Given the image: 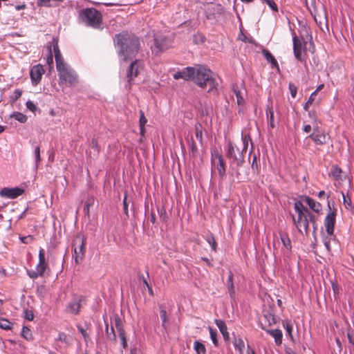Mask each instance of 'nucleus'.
I'll return each instance as SVG.
<instances>
[{"label":"nucleus","instance_id":"obj_16","mask_svg":"<svg viewBox=\"0 0 354 354\" xmlns=\"http://www.w3.org/2000/svg\"><path fill=\"white\" fill-rule=\"evenodd\" d=\"M84 300L82 296L76 297L69 302L67 306V311L72 314H77L80 308V304Z\"/></svg>","mask_w":354,"mask_h":354},{"label":"nucleus","instance_id":"obj_35","mask_svg":"<svg viewBox=\"0 0 354 354\" xmlns=\"http://www.w3.org/2000/svg\"><path fill=\"white\" fill-rule=\"evenodd\" d=\"M12 117L21 123H25L27 121V116L20 112H15Z\"/></svg>","mask_w":354,"mask_h":354},{"label":"nucleus","instance_id":"obj_8","mask_svg":"<svg viewBox=\"0 0 354 354\" xmlns=\"http://www.w3.org/2000/svg\"><path fill=\"white\" fill-rule=\"evenodd\" d=\"M211 164L212 167H214L219 175L223 178L225 176V162L221 153L217 149L211 151Z\"/></svg>","mask_w":354,"mask_h":354},{"label":"nucleus","instance_id":"obj_9","mask_svg":"<svg viewBox=\"0 0 354 354\" xmlns=\"http://www.w3.org/2000/svg\"><path fill=\"white\" fill-rule=\"evenodd\" d=\"M47 267L48 264L46 262L45 250L43 248H40L39 251V263L36 266V270H30L28 272V274L31 279H37L38 277L44 275Z\"/></svg>","mask_w":354,"mask_h":354},{"label":"nucleus","instance_id":"obj_54","mask_svg":"<svg viewBox=\"0 0 354 354\" xmlns=\"http://www.w3.org/2000/svg\"><path fill=\"white\" fill-rule=\"evenodd\" d=\"M67 335L64 333H59L58 339L62 342H67Z\"/></svg>","mask_w":354,"mask_h":354},{"label":"nucleus","instance_id":"obj_46","mask_svg":"<svg viewBox=\"0 0 354 354\" xmlns=\"http://www.w3.org/2000/svg\"><path fill=\"white\" fill-rule=\"evenodd\" d=\"M139 113H140V121H139L140 126L145 127L147 122V120L145 118L144 112L142 110L140 111Z\"/></svg>","mask_w":354,"mask_h":354},{"label":"nucleus","instance_id":"obj_23","mask_svg":"<svg viewBox=\"0 0 354 354\" xmlns=\"http://www.w3.org/2000/svg\"><path fill=\"white\" fill-rule=\"evenodd\" d=\"M160 308V317L162 320V327L165 330H167L169 326V319L167 315V312L162 306L159 307Z\"/></svg>","mask_w":354,"mask_h":354},{"label":"nucleus","instance_id":"obj_15","mask_svg":"<svg viewBox=\"0 0 354 354\" xmlns=\"http://www.w3.org/2000/svg\"><path fill=\"white\" fill-rule=\"evenodd\" d=\"M292 40H293V52L295 58L300 61L303 62L302 57V50H303V43L302 41L297 37L295 32H292Z\"/></svg>","mask_w":354,"mask_h":354},{"label":"nucleus","instance_id":"obj_31","mask_svg":"<svg viewBox=\"0 0 354 354\" xmlns=\"http://www.w3.org/2000/svg\"><path fill=\"white\" fill-rule=\"evenodd\" d=\"M234 346L237 349L240 354H243L245 348V344L241 338H236L234 341Z\"/></svg>","mask_w":354,"mask_h":354},{"label":"nucleus","instance_id":"obj_58","mask_svg":"<svg viewBox=\"0 0 354 354\" xmlns=\"http://www.w3.org/2000/svg\"><path fill=\"white\" fill-rule=\"evenodd\" d=\"M312 127L310 124H306L304 127L303 130L306 133H310L311 131Z\"/></svg>","mask_w":354,"mask_h":354},{"label":"nucleus","instance_id":"obj_49","mask_svg":"<svg viewBox=\"0 0 354 354\" xmlns=\"http://www.w3.org/2000/svg\"><path fill=\"white\" fill-rule=\"evenodd\" d=\"M289 90H290V94H291V96L295 98L296 97V95H297V86L292 84V83H290L289 84Z\"/></svg>","mask_w":354,"mask_h":354},{"label":"nucleus","instance_id":"obj_32","mask_svg":"<svg viewBox=\"0 0 354 354\" xmlns=\"http://www.w3.org/2000/svg\"><path fill=\"white\" fill-rule=\"evenodd\" d=\"M281 242L283 246L288 250H291V241L287 234H280Z\"/></svg>","mask_w":354,"mask_h":354},{"label":"nucleus","instance_id":"obj_20","mask_svg":"<svg viewBox=\"0 0 354 354\" xmlns=\"http://www.w3.org/2000/svg\"><path fill=\"white\" fill-rule=\"evenodd\" d=\"M215 324L218 328L221 333L223 335L225 341H228L230 338L229 333L227 332V326L224 321L221 319H215Z\"/></svg>","mask_w":354,"mask_h":354},{"label":"nucleus","instance_id":"obj_38","mask_svg":"<svg viewBox=\"0 0 354 354\" xmlns=\"http://www.w3.org/2000/svg\"><path fill=\"white\" fill-rule=\"evenodd\" d=\"M12 323L10 322L7 319H2L0 321V328L3 330H10L12 328Z\"/></svg>","mask_w":354,"mask_h":354},{"label":"nucleus","instance_id":"obj_56","mask_svg":"<svg viewBox=\"0 0 354 354\" xmlns=\"http://www.w3.org/2000/svg\"><path fill=\"white\" fill-rule=\"evenodd\" d=\"M123 206H124V213L128 215V205L127 203V196H125L123 199Z\"/></svg>","mask_w":354,"mask_h":354},{"label":"nucleus","instance_id":"obj_5","mask_svg":"<svg viewBox=\"0 0 354 354\" xmlns=\"http://www.w3.org/2000/svg\"><path fill=\"white\" fill-rule=\"evenodd\" d=\"M225 156L229 160L230 165L232 169L234 167L238 170L244 162V153L243 149L236 147L232 141H229L225 147Z\"/></svg>","mask_w":354,"mask_h":354},{"label":"nucleus","instance_id":"obj_14","mask_svg":"<svg viewBox=\"0 0 354 354\" xmlns=\"http://www.w3.org/2000/svg\"><path fill=\"white\" fill-rule=\"evenodd\" d=\"M24 190L19 187H4L0 191V196L8 198L14 199L24 193Z\"/></svg>","mask_w":354,"mask_h":354},{"label":"nucleus","instance_id":"obj_47","mask_svg":"<svg viewBox=\"0 0 354 354\" xmlns=\"http://www.w3.org/2000/svg\"><path fill=\"white\" fill-rule=\"evenodd\" d=\"M342 194H343V203H344L346 208L348 209H351L352 208V203H351V198H346L345 196V195L344 194V193Z\"/></svg>","mask_w":354,"mask_h":354},{"label":"nucleus","instance_id":"obj_39","mask_svg":"<svg viewBox=\"0 0 354 354\" xmlns=\"http://www.w3.org/2000/svg\"><path fill=\"white\" fill-rule=\"evenodd\" d=\"M34 156H35V167L37 168L38 163L41 160L40 147L39 146H37L35 147Z\"/></svg>","mask_w":354,"mask_h":354},{"label":"nucleus","instance_id":"obj_59","mask_svg":"<svg viewBox=\"0 0 354 354\" xmlns=\"http://www.w3.org/2000/svg\"><path fill=\"white\" fill-rule=\"evenodd\" d=\"M324 84H319V85L317 86V89H316L314 92H316V95H317V93H318L319 91H321L322 89H323V88H324Z\"/></svg>","mask_w":354,"mask_h":354},{"label":"nucleus","instance_id":"obj_52","mask_svg":"<svg viewBox=\"0 0 354 354\" xmlns=\"http://www.w3.org/2000/svg\"><path fill=\"white\" fill-rule=\"evenodd\" d=\"M330 239L328 237H326L324 239V244L328 250V252L331 251L330 244Z\"/></svg>","mask_w":354,"mask_h":354},{"label":"nucleus","instance_id":"obj_40","mask_svg":"<svg viewBox=\"0 0 354 354\" xmlns=\"http://www.w3.org/2000/svg\"><path fill=\"white\" fill-rule=\"evenodd\" d=\"M234 94L236 97L237 104L239 105H243L245 102L244 98L242 95V93L239 90L234 89Z\"/></svg>","mask_w":354,"mask_h":354},{"label":"nucleus","instance_id":"obj_30","mask_svg":"<svg viewBox=\"0 0 354 354\" xmlns=\"http://www.w3.org/2000/svg\"><path fill=\"white\" fill-rule=\"evenodd\" d=\"M114 324L115 327L118 331V333L124 332V329L123 328V324L121 318L118 315H114Z\"/></svg>","mask_w":354,"mask_h":354},{"label":"nucleus","instance_id":"obj_2","mask_svg":"<svg viewBox=\"0 0 354 354\" xmlns=\"http://www.w3.org/2000/svg\"><path fill=\"white\" fill-rule=\"evenodd\" d=\"M114 42L121 61L133 59L138 54L140 44L138 37L126 31L115 35Z\"/></svg>","mask_w":354,"mask_h":354},{"label":"nucleus","instance_id":"obj_57","mask_svg":"<svg viewBox=\"0 0 354 354\" xmlns=\"http://www.w3.org/2000/svg\"><path fill=\"white\" fill-rule=\"evenodd\" d=\"M348 342L354 345V336L351 335L350 333H348L347 334Z\"/></svg>","mask_w":354,"mask_h":354},{"label":"nucleus","instance_id":"obj_36","mask_svg":"<svg viewBox=\"0 0 354 354\" xmlns=\"http://www.w3.org/2000/svg\"><path fill=\"white\" fill-rule=\"evenodd\" d=\"M208 329L209 331L210 338H211L213 344H214L215 346H218V339H217L216 330H214L211 326H209Z\"/></svg>","mask_w":354,"mask_h":354},{"label":"nucleus","instance_id":"obj_18","mask_svg":"<svg viewBox=\"0 0 354 354\" xmlns=\"http://www.w3.org/2000/svg\"><path fill=\"white\" fill-rule=\"evenodd\" d=\"M309 138L317 145H324L326 142V135L319 132L317 128H314V131L309 136Z\"/></svg>","mask_w":354,"mask_h":354},{"label":"nucleus","instance_id":"obj_62","mask_svg":"<svg viewBox=\"0 0 354 354\" xmlns=\"http://www.w3.org/2000/svg\"><path fill=\"white\" fill-rule=\"evenodd\" d=\"M165 215H166L165 209H161L160 212V217L163 218V220L165 219Z\"/></svg>","mask_w":354,"mask_h":354},{"label":"nucleus","instance_id":"obj_12","mask_svg":"<svg viewBox=\"0 0 354 354\" xmlns=\"http://www.w3.org/2000/svg\"><path fill=\"white\" fill-rule=\"evenodd\" d=\"M44 72L45 71L41 64H37L31 68L30 76L33 86H37L40 82Z\"/></svg>","mask_w":354,"mask_h":354},{"label":"nucleus","instance_id":"obj_28","mask_svg":"<svg viewBox=\"0 0 354 354\" xmlns=\"http://www.w3.org/2000/svg\"><path fill=\"white\" fill-rule=\"evenodd\" d=\"M266 115L268 120V124L270 128L274 129L276 127V124L274 122V111L270 107H268L266 110Z\"/></svg>","mask_w":354,"mask_h":354},{"label":"nucleus","instance_id":"obj_61","mask_svg":"<svg viewBox=\"0 0 354 354\" xmlns=\"http://www.w3.org/2000/svg\"><path fill=\"white\" fill-rule=\"evenodd\" d=\"M130 354H140V351L136 348H131L130 351Z\"/></svg>","mask_w":354,"mask_h":354},{"label":"nucleus","instance_id":"obj_13","mask_svg":"<svg viewBox=\"0 0 354 354\" xmlns=\"http://www.w3.org/2000/svg\"><path fill=\"white\" fill-rule=\"evenodd\" d=\"M77 244V241H76L73 245V250H74V259L75 261L77 264H79L83 260L84 252H85V247H84V240L82 239L79 245Z\"/></svg>","mask_w":354,"mask_h":354},{"label":"nucleus","instance_id":"obj_25","mask_svg":"<svg viewBox=\"0 0 354 354\" xmlns=\"http://www.w3.org/2000/svg\"><path fill=\"white\" fill-rule=\"evenodd\" d=\"M233 273L232 271H229L228 279L227 280V286L229 291L230 296L232 298L235 296V291L233 283Z\"/></svg>","mask_w":354,"mask_h":354},{"label":"nucleus","instance_id":"obj_63","mask_svg":"<svg viewBox=\"0 0 354 354\" xmlns=\"http://www.w3.org/2000/svg\"><path fill=\"white\" fill-rule=\"evenodd\" d=\"M26 7V6L24 4H22V5H18V6H15V9L17 10H23Z\"/></svg>","mask_w":354,"mask_h":354},{"label":"nucleus","instance_id":"obj_19","mask_svg":"<svg viewBox=\"0 0 354 354\" xmlns=\"http://www.w3.org/2000/svg\"><path fill=\"white\" fill-rule=\"evenodd\" d=\"M241 140L243 142V151H247L249 142L251 144V149L250 154L252 152L254 149L253 143L252 141V138L250 137V133L248 132L246 130L242 131L241 133Z\"/></svg>","mask_w":354,"mask_h":354},{"label":"nucleus","instance_id":"obj_7","mask_svg":"<svg viewBox=\"0 0 354 354\" xmlns=\"http://www.w3.org/2000/svg\"><path fill=\"white\" fill-rule=\"evenodd\" d=\"M171 45V38L162 35H156L154 36V43L151 48L153 53L159 55L169 48Z\"/></svg>","mask_w":354,"mask_h":354},{"label":"nucleus","instance_id":"obj_27","mask_svg":"<svg viewBox=\"0 0 354 354\" xmlns=\"http://www.w3.org/2000/svg\"><path fill=\"white\" fill-rule=\"evenodd\" d=\"M53 51L55 54V59L56 62V66L59 65L58 64L64 63V59L62 56L60 50L59 49V46L57 44H54L53 46Z\"/></svg>","mask_w":354,"mask_h":354},{"label":"nucleus","instance_id":"obj_55","mask_svg":"<svg viewBox=\"0 0 354 354\" xmlns=\"http://www.w3.org/2000/svg\"><path fill=\"white\" fill-rule=\"evenodd\" d=\"M195 39H198L201 42L203 43L205 41V37L201 33H197L195 36Z\"/></svg>","mask_w":354,"mask_h":354},{"label":"nucleus","instance_id":"obj_33","mask_svg":"<svg viewBox=\"0 0 354 354\" xmlns=\"http://www.w3.org/2000/svg\"><path fill=\"white\" fill-rule=\"evenodd\" d=\"M21 336L28 341H32L33 336L30 328L24 326L21 330Z\"/></svg>","mask_w":354,"mask_h":354},{"label":"nucleus","instance_id":"obj_53","mask_svg":"<svg viewBox=\"0 0 354 354\" xmlns=\"http://www.w3.org/2000/svg\"><path fill=\"white\" fill-rule=\"evenodd\" d=\"M25 318L28 321H32L34 319V315L31 311H25Z\"/></svg>","mask_w":354,"mask_h":354},{"label":"nucleus","instance_id":"obj_42","mask_svg":"<svg viewBox=\"0 0 354 354\" xmlns=\"http://www.w3.org/2000/svg\"><path fill=\"white\" fill-rule=\"evenodd\" d=\"M330 172H331L332 176L335 178L338 179L341 176L342 170H341V169L339 167H338L337 166H334L331 169V171Z\"/></svg>","mask_w":354,"mask_h":354},{"label":"nucleus","instance_id":"obj_29","mask_svg":"<svg viewBox=\"0 0 354 354\" xmlns=\"http://www.w3.org/2000/svg\"><path fill=\"white\" fill-rule=\"evenodd\" d=\"M194 349L196 354H206V348L205 345L199 341L194 342Z\"/></svg>","mask_w":354,"mask_h":354},{"label":"nucleus","instance_id":"obj_64","mask_svg":"<svg viewBox=\"0 0 354 354\" xmlns=\"http://www.w3.org/2000/svg\"><path fill=\"white\" fill-rule=\"evenodd\" d=\"M150 221L152 223H155L156 222V216L153 213H151V214Z\"/></svg>","mask_w":354,"mask_h":354},{"label":"nucleus","instance_id":"obj_21","mask_svg":"<svg viewBox=\"0 0 354 354\" xmlns=\"http://www.w3.org/2000/svg\"><path fill=\"white\" fill-rule=\"evenodd\" d=\"M64 0H37V6L39 7H57Z\"/></svg>","mask_w":354,"mask_h":354},{"label":"nucleus","instance_id":"obj_24","mask_svg":"<svg viewBox=\"0 0 354 354\" xmlns=\"http://www.w3.org/2000/svg\"><path fill=\"white\" fill-rule=\"evenodd\" d=\"M105 323V333L106 334L107 337L112 342H116V335L114 330V328L113 326L111 328L109 327V324L106 320H104Z\"/></svg>","mask_w":354,"mask_h":354},{"label":"nucleus","instance_id":"obj_48","mask_svg":"<svg viewBox=\"0 0 354 354\" xmlns=\"http://www.w3.org/2000/svg\"><path fill=\"white\" fill-rule=\"evenodd\" d=\"M48 55L47 56V58H46V63L48 65H52L53 64V57L52 50H51V46H48Z\"/></svg>","mask_w":354,"mask_h":354},{"label":"nucleus","instance_id":"obj_3","mask_svg":"<svg viewBox=\"0 0 354 354\" xmlns=\"http://www.w3.org/2000/svg\"><path fill=\"white\" fill-rule=\"evenodd\" d=\"M295 214H292V222L297 230L305 234L309 232V223L313 227L314 232L317 230V218L307 207H306L301 201H297L294 203Z\"/></svg>","mask_w":354,"mask_h":354},{"label":"nucleus","instance_id":"obj_17","mask_svg":"<svg viewBox=\"0 0 354 354\" xmlns=\"http://www.w3.org/2000/svg\"><path fill=\"white\" fill-rule=\"evenodd\" d=\"M304 201L308 205V207L315 213L319 214L322 209V205L319 202L315 201L309 196H304Z\"/></svg>","mask_w":354,"mask_h":354},{"label":"nucleus","instance_id":"obj_45","mask_svg":"<svg viewBox=\"0 0 354 354\" xmlns=\"http://www.w3.org/2000/svg\"><path fill=\"white\" fill-rule=\"evenodd\" d=\"M118 336L122 342V346L124 349H126L127 348V342L126 339V334L125 331L122 333H118Z\"/></svg>","mask_w":354,"mask_h":354},{"label":"nucleus","instance_id":"obj_26","mask_svg":"<svg viewBox=\"0 0 354 354\" xmlns=\"http://www.w3.org/2000/svg\"><path fill=\"white\" fill-rule=\"evenodd\" d=\"M262 54L263 55L266 60L272 64V67H279L277 60L268 50L263 49L262 51Z\"/></svg>","mask_w":354,"mask_h":354},{"label":"nucleus","instance_id":"obj_51","mask_svg":"<svg viewBox=\"0 0 354 354\" xmlns=\"http://www.w3.org/2000/svg\"><path fill=\"white\" fill-rule=\"evenodd\" d=\"M26 107L30 110L31 111L34 112L36 110V106L35 104L30 100H28L26 102Z\"/></svg>","mask_w":354,"mask_h":354},{"label":"nucleus","instance_id":"obj_34","mask_svg":"<svg viewBox=\"0 0 354 354\" xmlns=\"http://www.w3.org/2000/svg\"><path fill=\"white\" fill-rule=\"evenodd\" d=\"M189 149L190 150V153L193 157H196L198 154V149L196 145L192 138L190 140L188 141Z\"/></svg>","mask_w":354,"mask_h":354},{"label":"nucleus","instance_id":"obj_43","mask_svg":"<svg viewBox=\"0 0 354 354\" xmlns=\"http://www.w3.org/2000/svg\"><path fill=\"white\" fill-rule=\"evenodd\" d=\"M316 92H313L311 93V95H310L308 101L306 102L304 108L305 110H308V109L309 108V106H310L313 102L315 101V97H316Z\"/></svg>","mask_w":354,"mask_h":354},{"label":"nucleus","instance_id":"obj_11","mask_svg":"<svg viewBox=\"0 0 354 354\" xmlns=\"http://www.w3.org/2000/svg\"><path fill=\"white\" fill-rule=\"evenodd\" d=\"M328 206L329 208V212L327 213L324 219V226L326 227V231L328 235L333 236L334 234L337 209L335 208L332 209L329 202L328 203Z\"/></svg>","mask_w":354,"mask_h":354},{"label":"nucleus","instance_id":"obj_10","mask_svg":"<svg viewBox=\"0 0 354 354\" xmlns=\"http://www.w3.org/2000/svg\"><path fill=\"white\" fill-rule=\"evenodd\" d=\"M142 66V62L136 59L127 68V80L129 86H131L132 81L138 75Z\"/></svg>","mask_w":354,"mask_h":354},{"label":"nucleus","instance_id":"obj_44","mask_svg":"<svg viewBox=\"0 0 354 354\" xmlns=\"http://www.w3.org/2000/svg\"><path fill=\"white\" fill-rule=\"evenodd\" d=\"M195 131H196V138L197 140H198L201 142L203 141V131L201 129V126L200 124L195 126Z\"/></svg>","mask_w":354,"mask_h":354},{"label":"nucleus","instance_id":"obj_1","mask_svg":"<svg viewBox=\"0 0 354 354\" xmlns=\"http://www.w3.org/2000/svg\"><path fill=\"white\" fill-rule=\"evenodd\" d=\"M175 80L183 79L185 81H192L202 88L209 86L208 92L216 93L218 83L213 75V72L203 65L187 66L175 73L173 75Z\"/></svg>","mask_w":354,"mask_h":354},{"label":"nucleus","instance_id":"obj_60","mask_svg":"<svg viewBox=\"0 0 354 354\" xmlns=\"http://www.w3.org/2000/svg\"><path fill=\"white\" fill-rule=\"evenodd\" d=\"M201 259L203 261H204L209 266H212V263L210 262V261L207 258L202 257Z\"/></svg>","mask_w":354,"mask_h":354},{"label":"nucleus","instance_id":"obj_50","mask_svg":"<svg viewBox=\"0 0 354 354\" xmlns=\"http://www.w3.org/2000/svg\"><path fill=\"white\" fill-rule=\"evenodd\" d=\"M283 327L285 328L287 333L290 335L292 330V326L290 323L286 322L283 324Z\"/></svg>","mask_w":354,"mask_h":354},{"label":"nucleus","instance_id":"obj_37","mask_svg":"<svg viewBox=\"0 0 354 354\" xmlns=\"http://www.w3.org/2000/svg\"><path fill=\"white\" fill-rule=\"evenodd\" d=\"M205 240L211 245L212 250L216 251L217 243L213 234H210L209 235H208L206 237Z\"/></svg>","mask_w":354,"mask_h":354},{"label":"nucleus","instance_id":"obj_41","mask_svg":"<svg viewBox=\"0 0 354 354\" xmlns=\"http://www.w3.org/2000/svg\"><path fill=\"white\" fill-rule=\"evenodd\" d=\"M90 147L94 150V156H96L99 153L100 149L97 144V141L93 138L90 142Z\"/></svg>","mask_w":354,"mask_h":354},{"label":"nucleus","instance_id":"obj_22","mask_svg":"<svg viewBox=\"0 0 354 354\" xmlns=\"http://www.w3.org/2000/svg\"><path fill=\"white\" fill-rule=\"evenodd\" d=\"M266 333L270 335L274 339L277 345H281L282 343L283 334L281 330H266Z\"/></svg>","mask_w":354,"mask_h":354},{"label":"nucleus","instance_id":"obj_6","mask_svg":"<svg viewBox=\"0 0 354 354\" xmlns=\"http://www.w3.org/2000/svg\"><path fill=\"white\" fill-rule=\"evenodd\" d=\"M80 17L86 25L98 28L102 24V15L95 8H86L82 10Z\"/></svg>","mask_w":354,"mask_h":354},{"label":"nucleus","instance_id":"obj_4","mask_svg":"<svg viewBox=\"0 0 354 354\" xmlns=\"http://www.w3.org/2000/svg\"><path fill=\"white\" fill-rule=\"evenodd\" d=\"M56 66L58 72L59 84L74 86L78 83V75L76 72L67 64H58Z\"/></svg>","mask_w":354,"mask_h":354}]
</instances>
